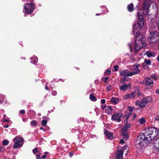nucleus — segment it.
I'll return each instance as SVG.
<instances>
[{
    "label": "nucleus",
    "instance_id": "obj_1",
    "mask_svg": "<svg viewBox=\"0 0 159 159\" xmlns=\"http://www.w3.org/2000/svg\"><path fill=\"white\" fill-rule=\"evenodd\" d=\"M136 39L134 48H132L130 47L131 52L134 54L137 52L141 48L145 47L146 44L144 36L141 34H138L136 36Z\"/></svg>",
    "mask_w": 159,
    "mask_h": 159
},
{
    "label": "nucleus",
    "instance_id": "obj_2",
    "mask_svg": "<svg viewBox=\"0 0 159 159\" xmlns=\"http://www.w3.org/2000/svg\"><path fill=\"white\" fill-rule=\"evenodd\" d=\"M158 133V129L154 127H152L146 129L145 132L144 134H143L144 136V138H146V139L147 137H145V136H147L151 135V136L149 137L150 139L149 140H152L155 139L154 138L157 135Z\"/></svg>",
    "mask_w": 159,
    "mask_h": 159
},
{
    "label": "nucleus",
    "instance_id": "obj_3",
    "mask_svg": "<svg viewBox=\"0 0 159 159\" xmlns=\"http://www.w3.org/2000/svg\"><path fill=\"white\" fill-rule=\"evenodd\" d=\"M148 139L149 141L148 137L144 138V136L143 134H141L137 137L135 141V146L139 149H142L144 147L145 143L144 141Z\"/></svg>",
    "mask_w": 159,
    "mask_h": 159
},
{
    "label": "nucleus",
    "instance_id": "obj_4",
    "mask_svg": "<svg viewBox=\"0 0 159 159\" xmlns=\"http://www.w3.org/2000/svg\"><path fill=\"white\" fill-rule=\"evenodd\" d=\"M148 41L151 44H154L159 40V33L156 31H152L149 34Z\"/></svg>",
    "mask_w": 159,
    "mask_h": 159
},
{
    "label": "nucleus",
    "instance_id": "obj_5",
    "mask_svg": "<svg viewBox=\"0 0 159 159\" xmlns=\"http://www.w3.org/2000/svg\"><path fill=\"white\" fill-rule=\"evenodd\" d=\"M23 139L17 137H16L14 140V142L15 143L13 147V148H16L22 146L23 144Z\"/></svg>",
    "mask_w": 159,
    "mask_h": 159
},
{
    "label": "nucleus",
    "instance_id": "obj_6",
    "mask_svg": "<svg viewBox=\"0 0 159 159\" xmlns=\"http://www.w3.org/2000/svg\"><path fill=\"white\" fill-rule=\"evenodd\" d=\"M151 0H145L143 6V10L146 11H143V13L144 15H148V9L150 6Z\"/></svg>",
    "mask_w": 159,
    "mask_h": 159
},
{
    "label": "nucleus",
    "instance_id": "obj_7",
    "mask_svg": "<svg viewBox=\"0 0 159 159\" xmlns=\"http://www.w3.org/2000/svg\"><path fill=\"white\" fill-rule=\"evenodd\" d=\"M120 76H130L136 74V72H131L127 70H121L120 71Z\"/></svg>",
    "mask_w": 159,
    "mask_h": 159
},
{
    "label": "nucleus",
    "instance_id": "obj_8",
    "mask_svg": "<svg viewBox=\"0 0 159 159\" xmlns=\"http://www.w3.org/2000/svg\"><path fill=\"white\" fill-rule=\"evenodd\" d=\"M25 8L26 12L28 14H30L34 10V5L33 3H27L26 6L25 7Z\"/></svg>",
    "mask_w": 159,
    "mask_h": 159
},
{
    "label": "nucleus",
    "instance_id": "obj_9",
    "mask_svg": "<svg viewBox=\"0 0 159 159\" xmlns=\"http://www.w3.org/2000/svg\"><path fill=\"white\" fill-rule=\"evenodd\" d=\"M143 25L140 24V22H138V23L134 25L133 26L132 32L134 34L135 33H136V35L138 36V35L140 34L139 32V30L140 29L142 26Z\"/></svg>",
    "mask_w": 159,
    "mask_h": 159
},
{
    "label": "nucleus",
    "instance_id": "obj_10",
    "mask_svg": "<svg viewBox=\"0 0 159 159\" xmlns=\"http://www.w3.org/2000/svg\"><path fill=\"white\" fill-rule=\"evenodd\" d=\"M119 87L120 90L124 91H126L128 89H131V85L130 84H126L124 83L122 85H119Z\"/></svg>",
    "mask_w": 159,
    "mask_h": 159
},
{
    "label": "nucleus",
    "instance_id": "obj_11",
    "mask_svg": "<svg viewBox=\"0 0 159 159\" xmlns=\"http://www.w3.org/2000/svg\"><path fill=\"white\" fill-rule=\"evenodd\" d=\"M142 13H143V12H142V11L140 10V11L137 12V15L138 18L139 22H140V24L143 25L144 23V20L142 15Z\"/></svg>",
    "mask_w": 159,
    "mask_h": 159
},
{
    "label": "nucleus",
    "instance_id": "obj_12",
    "mask_svg": "<svg viewBox=\"0 0 159 159\" xmlns=\"http://www.w3.org/2000/svg\"><path fill=\"white\" fill-rule=\"evenodd\" d=\"M135 96V92L134 91L132 93L127 94L125 95L123 98V99L125 100L128 99L133 98Z\"/></svg>",
    "mask_w": 159,
    "mask_h": 159
},
{
    "label": "nucleus",
    "instance_id": "obj_13",
    "mask_svg": "<svg viewBox=\"0 0 159 159\" xmlns=\"http://www.w3.org/2000/svg\"><path fill=\"white\" fill-rule=\"evenodd\" d=\"M152 101V98L150 96H147L144 98L142 100V103L144 104V107L146 104Z\"/></svg>",
    "mask_w": 159,
    "mask_h": 159
},
{
    "label": "nucleus",
    "instance_id": "obj_14",
    "mask_svg": "<svg viewBox=\"0 0 159 159\" xmlns=\"http://www.w3.org/2000/svg\"><path fill=\"white\" fill-rule=\"evenodd\" d=\"M143 84L146 85H152L153 84V81L149 77L145 78L143 80Z\"/></svg>",
    "mask_w": 159,
    "mask_h": 159
},
{
    "label": "nucleus",
    "instance_id": "obj_15",
    "mask_svg": "<svg viewBox=\"0 0 159 159\" xmlns=\"http://www.w3.org/2000/svg\"><path fill=\"white\" fill-rule=\"evenodd\" d=\"M123 152V150H119L117 151L116 156V159H122Z\"/></svg>",
    "mask_w": 159,
    "mask_h": 159
},
{
    "label": "nucleus",
    "instance_id": "obj_16",
    "mask_svg": "<svg viewBox=\"0 0 159 159\" xmlns=\"http://www.w3.org/2000/svg\"><path fill=\"white\" fill-rule=\"evenodd\" d=\"M153 145L155 148L159 151V139L154 140L153 141Z\"/></svg>",
    "mask_w": 159,
    "mask_h": 159
},
{
    "label": "nucleus",
    "instance_id": "obj_17",
    "mask_svg": "<svg viewBox=\"0 0 159 159\" xmlns=\"http://www.w3.org/2000/svg\"><path fill=\"white\" fill-rule=\"evenodd\" d=\"M104 134L106 137L110 139H113V134L107 130H105Z\"/></svg>",
    "mask_w": 159,
    "mask_h": 159
},
{
    "label": "nucleus",
    "instance_id": "obj_18",
    "mask_svg": "<svg viewBox=\"0 0 159 159\" xmlns=\"http://www.w3.org/2000/svg\"><path fill=\"white\" fill-rule=\"evenodd\" d=\"M123 115L122 113H117L113 115L112 116L111 119L112 120H114L116 121L117 118H118V117H121Z\"/></svg>",
    "mask_w": 159,
    "mask_h": 159
},
{
    "label": "nucleus",
    "instance_id": "obj_19",
    "mask_svg": "<svg viewBox=\"0 0 159 159\" xmlns=\"http://www.w3.org/2000/svg\"><path fill=\"white\" fill-rule=\"evenodd\" d=\"M156 52L150 51H147L146 53V54L148 57H154L156 55Z\"/></svg>",
    "mask_w": 159,
    "mask_h": 159
},
{
    "label": "nucleus",
    "instance_id": "obj_20",
    "mask_svg": "<svg viewBox=\"0 0 159 159\" xmlns=\"http://www.w3.org/2000/svg\"><path fill=\"white\" fill-rule=\"evenodd\" d=\"M134 107H130L129 108V112L128 113V114L126 115V116H127V118L126 119V120H124L125 123H126L127 122V120L129 117L130 116V115H131L132 112L133 110L134 109Z\"/></svg>",
    "mask_w": 159,
    "mask_h": 159
},
{
    "label": "nucleus",
    "instance_id": "obj_21",
    "mask_svg": "<svg viewBox=\"0 0 159 159\" xmlns=\"http://www.w3.org/2000/svg\"><path fill=\"white\" fill-rule=\"evenodd\" d=\"M119 102V100L118 98H116L115 97H112L111 99V103L114 104H116L118 103Z\"/></svg>",
    "mask_w": 159,
    "mask_h": 159
},
{
    "label": "nucleus",
    "instance_id": "obj_22",
    "mask_svg": "<svg viewBox=\"0 0 159 159\" xmlns=\"http://www.w3.org/2000/svg\"><path fill=\"white\" fill-rule=\"evenodd\" d=\"M121 133L123 138L126 140L128 138L127 131L121 130Z\"/></svg>",
    "mask_w": 159,
    "mask_h": 159
},
{
    "label": "nucleus",
    "instance_id": "obj_23",
    "mask_svg": "<svg viewBox=\"0 0 159 159\" xmlns=\"http://www.w3.org/2000/svg\"><path fill=\"white\" fill-rule=\"evenodd\" d=\"M139 66V65H134L133 66V70L132 72H136V74L138 73L139 72L138 68Z\"/></svg>",
    "mask_w": 159,
    "mask_h": 159
},
{
    "label": "nucleus",
    "instance_id": "obj_24",
    "mask_svg": "<svg viewBox=\"0 0 159 159\" xmlns=\"http://www.w3.org/2000/svg\"><path fill=\"white\" fill-rule=\"evenodd\" d=\"M112 111L111 107L110 106H107L105 109V112L108 114H110Z\"/></svg>",
    "mask_w": 159,
    "mask_h": 159
},
{
    "label": "nucleus",
    "instance_id": "obj_25",
    "mask_svg": "<svg viewBox=\"0 0 159 159\" xmlns=\"http://www.w3.org/2000/svg\"><path fill=\"white\" fill-rule=\"evenodd\" d=\"M135 104L136 105L139 106L141 107H144V105H143L144 104L142 103V101L140 102L139 101H137L135 102Z\"/></svg>",
    "mask_w": 159,
    "mask_h": 159
},
{
    "label": "nucleus",
    "instance_id": "obj_26",
    "mask_svg": "<svg viewBox=\"0 0 159 159\" xmlns=\"http://www.w3.org/2000/svg\"><path fill=\"white\" fill-rule=\"evenodd\" d=\"M128 10L130 11H132L133 10L134 5L133 3H131L128 6Z\"/></svg>",
    "mask_w": 159,
    "mask_h": 159
},
{
    "label": "nucleus",
    "instance_id": "obj_27",
    "mask_svg": "<svg viewBox=\"0 0 159 159\" xmlns=\"http://www.w3.org/2000/svg\"><path fill=\"white\" fill-rule=\"evenodd\" d=\"M130 124H127L125 125L124 127L121 130L127 131V130L130 127Z\"/></svg>",
    "mask_w": 159,
    "mask_h": 159
},
{
    "label": "nucleus",
    "instance_id": "obj_28",
    "mask_svg": "<svg viewBox=\"0 0 159 159\" xmlns=\"http://www.w3.org/2000/svg\"><path fill=\"white\" fill-rule=\"evenodd\" d=\"M152 5V7L153 8L156 9V10H157V7L156 3H154L153 2H152L151 1L150 5Z\"/></svg>",
    "mask_w": 159,
    "mask_h": 159
},
{
    "label": "nucleus",
    "instance_id": "obj_29",
    "mask_svg": "<svg viewBox=\"0 0 159 159\" xmlns=\"http://www.w3.org/2000/svg\"><path fill=\"white\" fill-rule=\"evenodd\" d=\"M138 121L140 124H143L145 122V120L144 118H142L138 120Z\"/></svg>",
    "mask_w": 159,
    "mask_h": 159
},
{
    "label": "nucleus",
    "instance_id": "obj_30",
    "mask_svg": "<svg viewBox=\"0 0 159 159\" xmlns=\"http://www.w3.org/2000/svg\"><path fill=\"white\" fill-rule=\"evenodd\" d=\"M90 99L92 101H95L96 100L95 96L92 94H91L90 95Z\"/></svg>",
    "mask_w": 159,
    "mask_h": 159
},
{
    "label": "nucleus",
    "instance_id": "obj_31",
    "mask_svg": "<svg viewBox=\"0 0 159 159\" xmlns=\"http://www.w3.org/2000/svg\"><path fill=\"white\" fill-rule=\"evenodd\" d=\"M47 121L45 120H43L41 122V124L43 126H45L47 125Z\"/></svg>",
    "mask_w": 159,
    "mask_h": 159
},
{
    "label": "nucleus",
    "instance_id": "obj_32",
    "mask_svg": "<svg viewBox=\"0 0 159 159\" xmlns=\"http://www.w3.org/2000/svg\"><path fill=\"white\" fill-rule=\"evenodd\" d=\"M144 62L147 65H150L151 64V61L150 60L145 59L144 60Z\"/></svg>",
    "mask_w": 159,
    "mask_h": 159
},
{
    "label": "nucleus",
    "instance_id": "obj_33",
    "mask_svg": "<svg viewBox=\"0 0 159 159\" xmlns=\"http://www.w3.org/2000/svg\"><path fill=\"white\" fill-rule=\"evenodd\" d=\"M30 125L32 126H35L37 125V122L35 120H32L30 122Z\"/></svg>",
    "mask_w": 159,
    "mask_h": 159
},
{
    "label": "nucleus",
    "instance_id": "obj_34",
    "mask_svg": "<svg viewBox=\"0 0 159 159\" xmlns=\"http://www.w3.org/2000/svg\"><path fill=\"white\" fill-rule=\"evenodd\" d=\"M9 143V141L7 140H4L3 141L2 144L6 146Z\"/></svg>",
    "mask_w": 159,
    "mask_h": 159
},
{
    "label": "nucleus",
    "instance_id": "obj_35",
    "mask_svg": "<svg viewBox=\"0 0 159 159\" xmlns=\"http://www.w3.org/2000/svg\"><path fill=\"white\" fill-rule=\"evenodd\" d=\"M111 72V71L110 70H107L105 73V75H109Z\"/></svg>",
    "mask_w": 159,
    "mask_h": 159
},
{
    "label": "nucleus",
    "instance_id": "obj_36",
    "mask_svg": "<svg viewBox=\"0 0 159 159\" xmlns=\"http://www.w3.org/2000/svg\"><path fill=\"white\" fill-rule=\"evenodd\" d=\"M38 148H35L33 150V152L34 154H35L36 153H38L39 152V151L37 150Z\"/></svg>",
    "mask_w": 159,
    "mask_h": 159
},
{
    "label": "nucleus",
    "instance_id": "obj_37",
    "mask_svg": "<svg viewBox=\"0 0 159 159\" xmlns=\"http://www.w3.org/2000/svg\"><path fill=\"white\" fill-rule=\"evenodd\" d=\"M125 80V77H122L121 79V80L120 81V83L121 84L124 83V81Z\"/></svg>",
    "mask_w": 159,
    "mask_h": 159
},
{
    "label": "nucleus",
    "instance_id": "obj_38",
    "mask_svg": "<svg viewBox=\"0 0 159 159\" xmlns=\"http://www.w3.org/2000/svg\"><path fill=\"white\" fill-rule=\"evenodd\" d=\"M32 59H33V61L35 62H37L38 60V59L37 57H35L34 58H31V59L32 60Z\"/></svg>",
    "mask_w": 159,
    "mask_h": 159
},
{
    "label": "nucleus",
    "instance_id": "obj_39",
    "mask_svg": "<svg viewBox=\"0 0 159 159\" xmlns=\"http://www.w3.org/2000/svg\"><path fill=\"white\" fill-rule=\"evenodd\" d=\"M108 77H103L102 79V80L104 82H105L106 81L108 80Z\"/></svg>",
    "mask_w": 159,
    "mask_h": 159
},
{
    "label": "nucleus",
    "instance_id": "obj_40",
    "mask_svg": "<svg viewBox=\"0 0 159 159\" xmlns=\"http://www.w3.org/2000/svg\"><path fill=\"white\" fill-rule=\"evenodd\" d=\"M52 94L54 96L56 95L57 94V92L56 91H53L52 93Z\"/></svg>",
    "mask_w": 159,
    "mask_h": 159
},
{
    "label": "nucleus",
    "instance_id": "obj_41",
    "mask_svg": "<svg viewBox=\"0 0 159 159\" xmlns=\"http://www.w3.org/2000/svg\"><path fill=\"white\" fill-rule=\"evenodd\" d=\"M157 25L158 29L159 30V18L157 21Z\"/></svg>",
    "mask_w": 159,
    "mask_h": 159
},
{
    "label": "nucleus",
    "instance_id": "obj_42",
    "mask_svg": "<svg viewBox=\"0 0 159 159\" xmlns=\"http://www.w3.org/2000/svg\"><path fill=\"white\" fill-rule=\"evenodd\" d=\"M25 111L24 110H21L19 112L21 114H23L25 113Z\"/></svg>",
    "mask_w": 159,
    "mask_h": 159
},
{
    "label": "nucleus",
    "instance_id": "obj_43",
    "mask_svg": "<svg viewBox=\"0 0 159 159\" xmlns=\"http://www.w3.org/2000/svg\"><path fill=\"white\" fill-rule=\"evenodd\" d=\"M119 67V66L117 65H115L114 66V67L115 69V71H117L118 70V69L117 68H118Z\"/></svg>",
    "mask_w": 159,
    "mask_h": 159
},
{
    "label": "nucleus",
    "instance_id": "obj_44",
    "mask_svg": "<svg viewBox=\"0 0 159 159\" xmlns=\"http://www.w3.org/2000/svg\"><path fill=\"white\" fill-rule=\"evenodd\" d=\"M120 143L121 144H124L125 143V141L124 140L122 139L120 140Z\"/></svg>",
    "mask_w": 159,
    "mask_h": 159
},
{
    "label": "nucleus",
    "instance_id": "obj_45",
    "mask_svg": "<svg viewBox=\"0 0 159 159\" xmlns=\"http://www.w3.org/2000/svg\"><path fill=\"white\" fill-rule=\"evenodd\" d=\"M155 120L159 121V116H157L155 118Z\"/></svg>",
    "mask_w": 159,
    "mask_h": 159
},
{
    "label": "nucleus",
    "instance_id": "obj_46",
    "mask_svg": "<svg viewBox=\"0 0 159 159\" xmlns=\"http://www.w3.org/2000/svg\"><path fill=\"white\" fill-rule=\"evenodd\" d=\"M105 100L104 99H103L101 100V102L102 104H104L105 103Z\"/></svg>",
    "mask_w": 159,
    "mask_h": 159
},
{
    "label": "nucleus",
    "instance_id": "obj_47",
    "mask_svg": "<svg viewBox=\"0 0 159 159\" xmlns=\"http://www.w3.org/2000/svg\"><path fill=\"white\" fill-rule=\"evenodd\" d=\"M151 77L152 78H153L155 80H157V79L156 78V75H152V76H151Z\"/></svg>",
    "mask_w": 159,
    "mask_h": 159
},
{
    "label": "nucleus",
    "instance_id": "obj_48",
    "mask_svg": "<svg viewBox=\"0 0 159 159\" xmlns=\"http://www.w3.org/2000/svg\"><path fill=\"white\" fill-rule=\"evenodd\" d=\"M120 117H118V118H117V119H116V120H117V121L118 122H120L121 121V119L120 118H119Z\"/></svg>",
    "mask_w": 159,
    "mask_h": 159
},
{
    "label": "nucleus",
    "instance_id": "obj_49",
    "mask_svg": "<svg viewBox=\"0 0 159 159\" xmlns=\"http://www.w3.org/2000/svg\"><path fill=\"white\" fill-rule=\"evenodd\" d=\"M107 106L106 105H103L102 106V108L103 109H106V108L107 107Z\"/></svg>",
    "mask_w": 159,
    "mask_h": 159
},
{
    "label": "nucleus",
    "instance_id": "obj_50",
    "mask_svg": "<svg viewBox=\"0 0 159 159\" xmlns=\"http://www.w3.org/2000/svg\"><path fill=\"white\" fill-rule=\"evenodd\" d=\"M111 86H108L107 88V90H109L111 89Z\"/></svg>",
    "mask_w": 159,
    "mask_h": 159
},
{
    "label": "nucleus",
    "instance_id": "obj_51",
    "mask_svg": "<svg viewBox=\"0 0 159 159\" xmlns=\"http://www.w3.org/2000/svg\"><path fill=\"white\" fill-rule=\"evenodd\" d=\"M37 159H41V157H40V155H38L36 156Z\"/></svg>",
    "mask_w": 159,
    "mask_h": 159
},
{
    "label": "nucleus",
    "instance_id": "obj_52",
    "mask_svg": "<svg viewBox=\"0 0 159 159\" xmlns=\"http://www.w3.org/2000/svg\"><path fill=\"white\" fill-rule=\"evenodd\" d=\"M156 92L158 94H159V89L156 90Z\"/></svg>",
    "mask_w": 159,
    "mask_h": 159
},
{
    "label": "nucleus",
    "instance_id": "obj_53",
    "mask_svg": "<svg viewBox=\"0 0 159 159\" xmlns=\"http://www.w3.org/2000/svg\"><path fill=\"white\" fill-rule=\"evenodd\" d=\"M45 89L47 90H48L49 88L47 86H46L45 88Z\"/></svg>",
    "mask_w": 159,
    "mask_h": 159
},
{
    "label": "nucleus",
    "instance_id": "obj_54",
    "mask_svg": "<svg viewBox=\"0 0 159 159\" xmlns=\"http://www.w3.org/2000/svg\"><path fill=\"white\" fill-rule=\"evenodd\" d=\"M46 157V155H44L42 156V157L43 159L45 158Z\"/></svg>",
    "mask_w": 159,
    "mask_h": 159
},
{
    "label": "nucleus",
    "instance_id": "obj_55",
    "mask_svg": "<svg viewBox=\"0 0 159 159\" xmlns=\"http://www.w3.org/2000/svg\"><path fill=\"white\" fill-rule=\"evenodd\" d=\"M73 155V154L71 152L69 153V156L70 157H72Z\"/></svg>",
    "mask_w": 159,
    "mask_h": 159
},
{
    "label": "nucleus",
    "instance_id": "obj_56",
    "mask_svg": "<svg viewBox=\"0 0 159 159\" xmlns=\"http://www.w3.org/2000/svg\"><path fill=\"white\" fill-rule=\"evenodd\" d=\"M141 95V93H139V92L138 93V96H140Z\"/></svg>",
    "mask_w": 159,
    "mask_h": 159
},
{
    "label": "nucleus",
    "instance_id": "obj_57",
    "mask_svg": "<svg viewBox=\"0 0 159 159\" xmlns=\"http://www.w3.org/2000/svg\"><path fill=\"white\" fill-rule=\"evenodd\" d=\"M143 67L144 68V69H146L147 68V66L145 65H143Z\"/></svg>",
    "mask_w": 159,
    "mask_h": 159
},
{
    "label": "nucleus",
    "instance_id": "obj_58",
    "mask_svg": "<svg viewBox=\"0 0 159 159\" xmlns=\"http://www.w3.org/2000/svg\"><path fill=\"white\" fill-rule=\"evenodd\" d=\"M4 127H5L6 128H7L9 127V126L8 125H6L4 126Z\"/></svg>",
    "mask_w": 159,
    "mask_h": 159
},
{
    "label": "nucleus",
    "instance_id": "obj_59",
    "mask_svg": "<svg viewBox=\"0 0 159 159\" xmlns=\"http://www.w3.org/2000/svg\"><path fill=\"white\" fill-rule=\"evenodd\" d=\"M3 121H4V122L7 121V119H4L3 120Z\"/></svg>",
    "mask_w": 159,
    "mask_h": 159
},
{
    "label": "nucleus",
    "instance_id": "obj_60",
    "mask_svg": "<svg viewBox=\"0 0 159 159\" xmlns=\"http://www.w3.org/2000/svg\"><path fill=\"white\" fill-rule=\"evenodd\" d=\"M2 102V99H0V103H1Z\"/></svg>",
    "mask_w": 159,
    "mask_h": 159
},
{
    "label": "nucleus",
    "instance_id": "obj_61",
    "mask_svg": "<svg viewBox=\"0 0 159 159\" xmlns=\"http://www.w3.org/2000/svg\"><path fill=\"white\" fill-rule=\"evenodd\" d=\"M134 117H135L136 116V115L135 114H134Z\"/></svg>",
    "mask_w": 159,
    "mask_h": 159
},
{
    "label": "nucleus",
    "instance_id": "obj_62",
    "mask_svg": "<svg viewBox=\"0 0 159 159\" xmlns=\"http://www.w3.org/2000/svg\"><path fill=\"white\" fill-rule=\"evenodd\" d=\"M48 153V152H46L45 153V155H46Z\"/></svg>",
    "mask_w": 159,
    "mask_h": 159
},
{
    "label": "nucleus",
    "instance_id": "obj_63",
    "mask_svg": "<svg viewBox=\"0 0 159 159\" xmlns=\"http://www.w3.org/2000/svg\"><path fill=\"white\" fill-rule=\"evenodd\" d=\"M158 48H159V42L158 43Z\"/></svg>",
    "mask_w": 159,
    "mask_h": 159
},
{
    "label": "nucleus",
    "instance_id": "obj_64",
    "mask_svg": "<svg viewBox=\"0 0 159 159\" xmlns=\"http://www.w3.org/2000/svg\"><path fill=\"white\" fill-rule=\"evenodd\" d=\"M150 16V15L148 16V19H149V18H150L149 17Z\"/></svg>",
    "mask_w": 159,
    "mask_h": 159
}]
</instances>
